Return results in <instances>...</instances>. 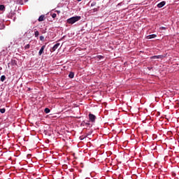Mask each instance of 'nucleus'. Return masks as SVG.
Returning a JSON list of instances; mask_svg holds the SVG:
<instances>
[{"label": "nucleus", "mask_w": 179, "mask_h": 179, "mask_svg": "<svg viewBox=\"0 0 179 179\" xmlns=\"http://www.w3.org/2000/svg\"><path fill=\"white\" fill-rule=\"evenodd\" d=\"M80 19H82V17H80V16L72 17L67 20V23L69 24H73V23H76V22H79V20H80Z\"/></svg>", "instance_id": "obj_1"}, {"label": "nucleus", "mask_w": 179, "mask_h": 179, "mask_svg": "<svg viewBox=\"0 0 179 179\" xmlns=\"http://www.w3.org/2000/svg\"><path fill=\"white\" fill-rule=\"evenodd\" d=\"M96 115L92 114V113H90L89 114V120L91 122H96Z\"/></svg>", "instance_id": "obj_2"}, {"label": "nucleus", "mask_w": 179, "mask_h": 179, "mask_svg": "<svg viewBox=\"0 0 179 179\" xmlns=\"http://www.w3.org/2000/svg\"><path fill=\"white\" fill-rule=\"evenodd\" d=\"M152 59H163V58H164V55H155V56H152Z\"/></svg>", "instance_id": "obj_3"}, {"label": "nucleus", "mask_w": 179, "mask_h": 179, "mask_svg": "<svg viewBox=\"0 0 179 179\" xmlns=\"http://www.w3.org/2000/svg\"><path fill=\"white\" fill-rule=\"evenodd\" d=\"M157 37V35L156 34H151L146 36L147 40H150L151 38H156Z\"/></svg>", "instance_id": "obj_4"}, {"label": "nucleus", "mask_w": 179, "mask_h": 179, "mask_svg": "<svg viewBox=\"0 0 179 179\" xmlns=\"http://www.w3.org/2000/svg\"><path fill=\"white\" fill-rule=\"evenodd\" d=\"M60 44L59 43H56L52 48V52H54L56 50L58 49V47H59Z\"/></svg>", "instance_id": "obj_5"}, {"label": "nucleus", "mask_w": 179, "mask_h": 179, "mask_svg": "<svg viewBox=\"0 0 179 179\" xmlns=\"http://www.w3.org/2000/svg\"><path fill=\"white\" fill-rule=\"evenodd\" d=\"M44 50H45V45H43L39 52H38V55H41L43 54V52H44Z\"/></svg>", "instance_id": "obj_6"}, {"label": "nucleus", "mask_w": 179, "mask_h": 179, "mask_svg": "<svg viewBox=\"0 0 179 179\" xmlns=\"http://www.w3.org/2000/svg\"><path fill=\"white\" fill-rule=\"evenodd\" d=\"M166 5V1H162L157 4V8H163Z\"/></svg>", "instance_id": "obj_7"}, {"label": "nucleus", "mask_w": 179, "mask_h": 179, "mask_svg": "<svg viewBox=\"0 0 179 179\" xmlns=\"http://www.w3.org/2000/svg\"><path fill=\"white\" fill-rule=\"evenodd\" d=\"M75 76V73L73 72H70L69 74V78H70V79H73Z\"/></svg>", "instance_id": "obj_8"}, {"label": "nucleus", "mask_w": 179, "mask_h": 179, "mask_svg": "<svg viewBox=\"0 0 179 179\" xmlns=\"http://www.w3.org/2000/svg\"><path fill=\"white\" fill-rule=\"evenodd\" d=\"M44 17L45 16L43 15H41L39 17H38V22H44Z\"/></svg>", "instance_id": "obj_9"}, {"label": "nucleus", "mask_w": 179, "mask_h": 179, "mask_svg": "<svg viewBox=\"0 0 179 179\" xmlns=\"http://www.w3.org/2000/svg\"><path fill=\"white\" fill-rule=\"evenodd\" d=\"M6 80V76H1V82H5Z\"/></svg>", "instance_id": "obj_10"}, {"label": "nucleus", "mask_w": 179, "mask_h": 179, "mask_svg": "<svg viewBox=\"0 0 179 179\" xmlns=\"http://www.w3.org/2000/svg\"><path fill=\"white\" fill-rule=\"evenodd\" d=\"M97 8H94V9H92V10H90V11H89V13H94V12H97Z\"/></svg>", "instance_id": "obj_11"}, {"label": "nucleus", "mask_w": 179, "mask_h": 179, "mask_svg": "<svg viewBox=\"0 0 179 179\" xmlns=\"http://www.w3.org/2000/svg\"><path fill=\"white\" fill-rule=\"evenodd\" d=\"M50 111H51V110L48 108H45L44 110V112L45 113V114H48L50 113Z\"/></svg>", "instance_id": "obj_12"}, {"label": "nucleus", "mask_w": 179, "mask_h": 179, "mask_svg": "<svg viewBox=\"0 0 179 179\" xmlns=\"http://www.w3.org/2000/svg\"><path fill=\"white\" fill-rule=\"evenodd\" d=\"M5 111H6V109H5V108L0 109V113H1V114H5Z\"/></svg>", "instance_id": "obj_13"}, {"label": "nucleus", "mask_w": 179, "mask_h": 179, "mask_svg": "<svg viewBox=\"0 0 179 179\" xmlns=\"http://www.w3.org/2000/svg\"><path fill=\"white\" fill-rule=\"evenodd\" d=\"M39 34H40V33L38 32V31H36L34 32V36H35V37H38Z\"/></svg>", "instance_id": "obj_14"}, {"label": "nucleus", "mask_w": 179, "mask_h": 179, "mask_svg": "<svg viewBox=\"0 0 179 179\" xmlns=\"http://www.w3.org/2000/svg\"><path fill=\"white\" fill-rule=\"evenodd\" d=\"M0 10H5V6L0 5Z\"/></svg>", "instance_id": "obj_15"}, {"label": "nucleus", "mask_w": 179, "mask_h": 179, "mask_svg": "<svg viewBox=\"0 0 179 179\" xmlns=\"http://www.w3.org/2000/svg\"><path fill=\"white\" fill-rule=\"evenodd\" d=\"M29 48H30V44L26 45L24 47V50H29Z\"/></svg>", "instance_id": "obj_16"}, {"label": "nucleus", "mask_w": 179, "mask_h": 179, "mask_svg": "<svg viewBox=\"0 0 179 179\" xmlns=\"http://www.w3.org/2000/svg\"><path fill=\"white\" fill-rule=\"evenodd\" d=\"M52 17L53 19H55V17H57V14H56V13L52 14Z\"/></svg>", "instance_id": "obj_17"}, {"label": "nucleus", "mask_w": 179, "mask_h": 179, "mask_svg": "<svg viewBox=\"0 0 179 179\" xmlns=\"http://www.w3.org/2000/svg\"><path fill=\"white\" fill-rule=\"evenodd\" d=\"M40 40H41V41H44V36H40Z\"/></svg>", "instance_id": "obj_18"}, {"label": "nucleus", "mask_w": 179, "mask_h": 179, "mask_svg": "<svg viewBox=\"0 0 179 179\" xmlns=\"http://www.w3.org/2000/svg\"><path fill=\"white\" fill-rule=\"evenodd\" d=\"M91 6H96V2H93L92 3H91Z\"/></svg>", "instance_id": "obj_19"}, {"label": "nucleus", "mask_w": 179, "mask_h": 179, "mask_svg": "<svg viewBox=\"0 0 179 179\" xmlns=\"http://www.w3.org/2000/svg\"><path fill=\"white\" fill-rule=\"evenodd\" d=\"M159 29H160V30H166V27H160Z\"/></svg>", "instance_id": "obj_20"}, {"label": "nucleus", "mask_w": 179, "mask_h": 179, "mask_svg": "<svg viewBox=\"0 0 179 179\" xmlns=\"http://www.w3.org/2000/svg\"><path fill=\"white\" fill-rule=\"evenodd\" d=\"M16 62L15 60H11V64L13 65V64H15Z\"/></svg>", "instance_id": "obj_21"}, {"label": "nucleus", "mask_w": 179, "mask_h": 179, "mask_svg": "<svg viewBox=\"0 0 179 179\" xmlns=\"http://www.w3.org/2000/svg\"><path fill=\"white\" fill-rule=\"evenodd\" d=\"M99 58H103V56H99Z\"/></svg>", "instance_id": "obj_22"}, {"label": "nucleus", "mask_w": 179, "mask_h": 179, "mask_svg": "<svg viewBox=\"0 0 179 179\" xmlns=\"http://www.w3.org/2000/svg\"><path fill=\"white\" fill-rule=\"evenodd\" d=\"M86 124H87V125H90V123H86Z\"/></svg>", "instance_id": "obj_23"}, {"label": "nucleus", "mask_w": 179, "mask_h": 179, "mask_svg": "<svg viewBox=\"0 0 179 179\" xmlns=\"http://www.w3.org/2000/svg\"><path fill=\"white\" fill-rule=\"evenodd\" d=\"M78 2H80V1H82V0H77Z\"/></svg>", "instance_id": "obj_24"}, {"label": "nucleus", "mask_w": 179, "mask_h": 179, "mask_svg": "<svg viewBox=\"0 0 179 179\" xmlns=\"http://www.w3.org/2000/svg\"><path fill=\"white\" fill-rule=\"evenodd\" d=\"M8 68H9V63H8Z\"/></svg>", "instance_id": "obj_25"}]
</instances>
